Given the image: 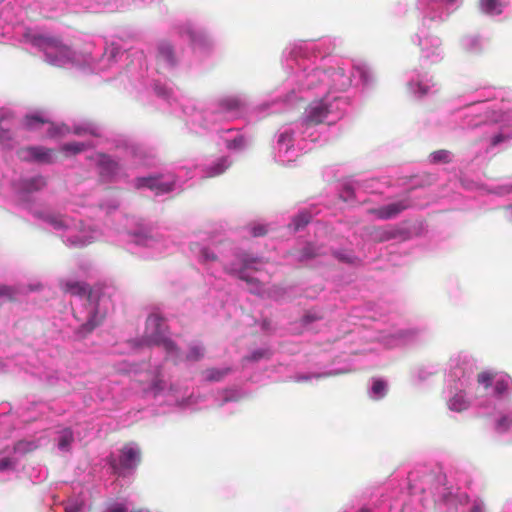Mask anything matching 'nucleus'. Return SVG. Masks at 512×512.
I'll return each mask as SVG.
<instances>
[{
  "label": "nucleus",
  "mask_w": 512,
  "mask_h": 512,
  "mask_svg": "<svg viewBox=\"0 0 512 512\" xmlns=\"http://www.w3.org/2000/svg\"><path fill=\"white\" fill-rule=\"evenodd\" d=\"M309 87L317 81L325 87V95L331 90L344 91L351 85V78L342 68H329L326 70H315L311 75Z\"/></svg>",
  "instance_id": "obj_1"
},
{
  "label": "nucleus",
  "mask_w": 512,
  "mask_h": 512,
  "mask_svg": "<svg viewBox=\"0 0 512 512\" xmlns=\"http://www.w3.org/2000/svg\"><path fill=\"white\" fill-rule=\"evenodd\" d=\"M341 111L337 106L334 107L333 103L327 101L323 97L319 101L312 102L306 109L305 123L307 125H318L323 123L329 115L340 116Z\"/></svg>",
  "instance_id": "obj_2"
},
{
  "label": "nucleus",
  "mask_w": 512,
  "mask_h": 512,
  "mask_svg": "<svg viewBox=\"0 0 512 512\" xmlns=\"http://www.w3.org/2000/svg\"><path fill=\"white\" fill-rule=\"evenodd\" d=\"M241 266L237 268L234 265L225 268V271L231 275L238 277L240 280L247 282L248 284L259 286V281L248 275L247 271H259V265L263 264L261 258L253 257L247 253L239 255Z\"/></svg>",
  "instance_id": "obj_3"
},
{
  "label": "nucleus",
  "mask_w": 512,
  "mask_h": 512,
  "mask_svg": "<svg viewBox=\"0 0 512 512\" xmlns=\"http://www.w3.org/2000/svg\"><path fill=\"white\" fill-rule=\"evenodd\" d=\"M165 319L158 313H152L146 320L145 339L148 344L160 345L167 334Z\"/></svg>",
  "instance_id": "obj_4"
},
{
  "label": "nucleus",
  "mask_w": 512,
  "mask_h": 512,
  "mask_svg": "<svg viewBox=\"0 0 512 512\" xmlns=\"http://www.w3.org/2000/svg\"><path fill=\"white\" fill-rule=\"evenodd\" d=\"M412 207V201L409 197H405L396 202L369 209V213L376 216L380 220H388L397 217L403 211Z\"/></svg>",
  "instance_id": "obj_5"
},
{
  "label": "nucleus",
  "mask_w": 512,
  "mask_h": 512,
  "mask_svg": "<svg viewBox=\"0 0 512 512\" xmlns=\"http://www.w3.org/2000/svg\"><path fill=\"white\" fill-rule=\"evenodd\" d=\"M141 461V451L133 443L125 444L119 455V465L122 469H135Z\"/></svg>",
  "instance_id": "obj_6"
},
{
  "label": "nucleus",
  "mask_w": 512,
  "mask_h": 512,
  "mask_svg": "<svg viewBox=\"0 0 512 512\" xmlns=\"http://www.w3.org/2000/svg\"><path fill=\"white\" fill-rule=\"evenodd\" d=\"M54 151L52 149L44 148L41 146H33L23 148L19 151L21 159L29 161L35 160L40 163H52Z\"/></svg>",
  "instance_id": "obj_7"
},
{
  "label": "nucleus",
  "mask_w": 512,
  "mask_h": 512,
  "mask_svg": "<svg viewBox=\"0 0 512 512\" xmlns=\"http://www.w3.org/2000/svg\"><path fill=\"white\" fill-rule=\"evenodd\" d=\"M136 188H148L157 194L168 193L172 190V184L161 182V176L139 177L135 180Z\"/></svg>",
  "instance_id": "obj_8"
},
{
  "label": "nucleus",
  "mask_w": 512,
  "mask_h": 512,
  "mask_svg": "<svg viewBox=\"0 0 512 512\" xmlns=\"http://www.w3.org/2000/svg\"><path fill=\"white\" fill-rule=\"evenodd\" d=\"M61 288L65 293H69L74 296L90 297L91 289L89 285L78 282V281H66L61 283Z\"/></svg>",
  "instance_id": "obj_9"
},
{
  "label": "nucleus",
  "mask_w": 512,
  "mask_h": 512,
  "mask_svg": "<svg viewBox=\"0 0 512 512\" xmlns=\"http://www.w3.org/2000/svg\"><path fill=\"white\" fill-rule=\"evenodd\" d=\"M158 62L166 66L175 64V55L172 45L168 42H161L158 46Z\"/></svg>",
  "instance_id": "obj_10"
},
{
  "label": "nucleus",
  "mask_w": 512,
  "mask_h": 512,
  "mask_svg": "<svg viewBox=\"0 0 512 512\" xmlns=\"http://www.w3.org/2000/svg\"><path fill=\"white\" fill-rule=\"evenodd\" d=\"M191 251L198 255L199 261L202 263L217 261V255L207 247H202L198 243H193L190 246Z\"/></svg>",
  "instance_id": "obj_11"
},
{
  "label": "nucleus",
  "mask_w": 512,
  "mask_h": 512,
  "mask_svg": "<svg viewBox=\"0 0 512 512\" xmlns=\"http://www.w3.org/2000/svg\"><path fill=\"white\" fill-rule=\"evenodd\" d=\"M511 378L509 375H501L497 377L494 384V395L498 398L507 395L511 387Z\"/></svg>",
  "instance_id": "obj_12"
},
{
  "label": "nucleus",
  "mask_w": 512,
  "mask_h": 512,
  "mask_svg": "<svg viewBox=\"0 0 512 512\" xmlns=\"http://www.w3.org/2000/svg\"><path fill=\"white\" fill-rule=\"evenodd\" d=\"M46 123H49L48 119L40 114H28L22 120V125L27 130H37Z\"/></svg>",
  "instance_id": "obj_13"
},
{
  "label": "nucleus",
  "mask_w": 512,
  "mask_h": 512,
  "mask_svg": "<svg viewBox=\"0 0 512 512\" xmlns=\"http://www.w3.org/2000/svg\"><path fill=\"white\" fill-rule=\"evenodd\" d=\"M448 407L452 411L461 412L469 407V401L467 400L466 395L460 391L449 399Z\"/></svg>",
  "instance_id": "obj_14"
},
{
  "label": "nucleus",
  "mask_w": 512,
  "mask_h": 512,
  "mask_svg": "<svg viewBox=\"0 0 512 512\" xmlns=\"http://www.w3.org/2000/svg\"><path fill=\"white\" fill-rule=\"evenodd\" d=\"M31 43L39 47L41 49H46L49 47H57L59 44V40L54 37L42 35V34H35L30 39Z\"/></svg>",
  "instance_id": "obj_15"
},
{
  "label": "nucleus",
  "mask_w": 512,
  "mask_h": 512,
  "mask_svg": "<svg viewBox=\"0 0 512 512\" xmlns=\"http://www.w3.org/2000/svg\"><path fill=\"white\" fill-rule=\"evenodd\" d=\"M398 231L393 228L387 227H376L372 231L373 239L378 242H385L396 238Z\"/></svg>",
  "instance_id": "obj_16"
},
{
  "label": "nucleus",
  "mask_w": 512,
  "mask_h": 512,
  "mask_svg": "<svg viewBox=\"0 0 512 512\" xmlns=\"http://www.w3.org/2000/svg\"><path fill=\"white\" fill-rule=\"evenodd\" d=\"M480 8L483 12L498 15L502 12L499 0H480Z\"/></svg>",
  "instance_id": "obj_17"
},
{
  "label": "nucleus",
  "mask_w": 512,
  "mask_h": 512,
  "mask_svg": "<svg viewBox=\"0 0 512 512\" xmlns=\"http://www.w3.org/2000/svg\"><path fill=\"white\" fill-rule=\"evenodd\" d=\"M311 219H312L311 214L307 211H303V212H300L299 214H297L292 219V222L290 225L293 227V229L295 231H299V230L303 229L304 227H306L310 223Z\"/></svg>",
  "instance_id": "obj_18"
},
{
  "label": "nucleus",
  "mask_w": 512,
  "mask_h": 512,
  "mask_svg": "<svg viewBox=\"0 0 512 512\" xmlns=\"http://www.w3.org/2000/svg\"><path fill=\"white\" fill-rule=\"evenodd\" d=\"M38 448L36 441L20 440L14 444L13 450L15 453L27 454Z\"/></svg>",
  "instance_id": "obj_19"
},
{
  "label": "nucleus",
  "mask_w": 512,
  "mask_h": 512,
  "mask_svg": "<svg viewBox=\"0 0 512 512\" xmlns=\"http://www.w3.org/2000/svg\"><path fill=\"white\" fill-rule=\"evenodd\" d=\"M101 168H102V173H105L107 175H115L116 173H118L120 171L121 166L117 161H115L109 157H105L101 161Z\"/></svg>",
  "instance_id": "obj_20"
},
{
  "label": "nucleus",
  "mask_w": 512,
  "mask_h": 512,
  "mask_svg": "<svg viewBox=\"0 0 512 512\" xmlns=\"http://www.w3.org/2000/svg\"><path fill=\"white\" fill-rule=\"evenodd\" d=\"M46 186V179L43 176H35L25 181L24 187L28 192L41 190Z\"/></svg>",
  "instance_id": "obj_21"
},
{
  "label": "nucleus",
  "mask_w": 512,
  "mask_h": 512,
  "mask_svg": "<svg viewBox=\"0 0 512 512\" xmlns=\"http://www.w3.org/2000/svg\"><path fill=\"white\" fill-rule=\"evenodd\" d=\"M429 161L433 164L449 163L451 162V153L445 149L434 151L430 154Z\"/></svg>",
  "instance_id": "obj_22"
},
{
  "label": "nucleus",
  "mask_w": 512,
  "mask_h": 512,
  "mask_svg": "<svg viewBox=\"0 0 512 512\" xmlns=\"http://www.w3.org/2000/svg\"><path fill=\"white\" fill-rule=\"evenodd\" d=\"M204 357V348L198 344L189 346V351L185 357L186 361H199Z\"/></svg>",
  "instance_id": "obj_23"
},
{
  "label": "nucleus",
  "mask_w": 512,
  "mask_h": 512,
  "mask_svg": "<svg viewBox=\"0 0 512 512\" xmlns=\"http://www.w3.org/2000/svg\"><path fill=\"white\" fill-rule=\"evenodd\" d=\"M73 440H74L73 432L68 428L64 429L60 434L59 441H58V447L61 450H68L71 443L73 442Z\"/></svg>",
  "instance_id": "obj_24"
},
{
  "label": "nucleus",
  "mask_w": 512,
  "mask_h": 512,
  "mask_svg": "<svg viewBox=\"0 0 512 512\" xmlns=\"http://www.w3.org/2000/svg\"><path fill=\"white\" fill-rule=\"evenodd\" d=\"M496 378V374L490 371H482L477 375V382L479 385H482L485 389H488L493 380Z\"/></svg>",
  "instance_id": "obj_25"
},
{
  "label": "nucleus",
  "mask_w": 512,
  "mask_h": 512,
  "mask_svg": "<svg viewBox=\"0 0 512 512\" xmlns=\"http://www.w3.org/2000/svg\"><path fill=\"white\" fill-rule=\"evenodd\" d=\"M99 323L100 322L96 321L95 317L92 316L79 328L78 332L82 336H86L87 334L91 333L99 325Z\"/></svg>",
  "instance_id": "obj_26"
},
{
  "label": "nucleus",
  "mask_w": 512,
  "mask_h": 512,
  "mask_svg": "<svg viewBox=\"0 0 512 512\" xmlns=\"http://www.w3.org/2000/svg\"><path fill=\"white\" fill-rule=\"evenodd\" d=\"M86 149V145L81 142H71L66 143L62 146V150L64 152H69L72 154H78Z\"/></svg>",
  "instance_id": "obj_27"
},
{
  "label": "nucleus",
  "mask_w": 512,
  "mask_h": 512,
  "mask_svg": "<svg viewBox=\"0 0 512 512\" xmlns=\"http://www.w3.org/2000/svg\"><path fill=\"white\" fill-rule=\"evenodd\" d=\"M318 255H319V252H318L317 248L311 244H308L301 250L300 259L308 260V259L315 258Z\"/></svg>",
  "instance_id": "obj_28"
},
{
  "label": "nucleus",
  "mask_w": 512,
  "mask_h": 512,
  "mask_svg": "<svg viewBox=\"0 0 512 512\" xmlns=\"http://www.w3.org/2000/svg\"><path fill=\"white\" fill-rule=\"evenodd\" d=\"M16 295V290L7 285L0 284V300L1 299H7L9 301L14 300Z\"/></svg>",
  "instance_id": "obj_29"
},
{
  "label": "nucleus",
  "mask_w": 512,
  "mask_h": 512,
  "mask_svg": "<svg viewBox=\"0 0 512 512\" xmlns=\"http://www.w3.org/2000/svg\"><path fill=\"white\" fill-rule=\"evenodd\" d=\"M386 383L383 380H375L372 385V392L378 398L383 397L385 395Z\"/></svg>",
  "instance_id": "obj_30"
},
{
  "label": "nucleus",
  "mask_w": 512,
  "mask_h": 512,
  "mask_svg": "<svg viewBox=\"0 0 512 512\" xmlns=\"http://www.w3.org/2000/svg\"><path fill=\"white\" fill-rule=\"evenodd\" d=\"M160 345H162L165 348V350L169 353L175 352L177 355L179 354V349L177 345L172 340L167 339L166 336L160 342Z\"/></svg>",
  "instance_id": "obj_31"
},
{
  "label": "nucleus",
  "mask_w": 512,
  "mask_h": 512,
  "mask_svg": "<svg viewBox=\"0 0 512 512\" xmlns=\"http://www.w3.org/2000/svg\"><path fill=\"white\" fill-rule=\"evenodd\" d=\"M511 424H512L511 419H509L508 417H502L501 419L498 420L496 429L499 432H505L506 430L509 429Z\"/></svg>",
  "instance_id": "obj_32"
},
{
  "label": "nucleus",
  "mask_w": 512,
  "mask_h": 512,
  "mask_svg": "<svg viewBox=\"0 0 512 512\" xmlns=\"http://www.w3.org/2000/svg\"><path fill=\"white\" fill-rule=\"evenodd\" d=\"M331 373H314V374H305V375H300L298 376V381H310L311 379L315 378V379H320V378H323V377H328L330 376Z\"/></svg>",
  "instance_id": "obj_33"
},
{
  "label": "nucleus",
  "mask_w": 512,
  "mask_h": 512,
  "mask_svg": "<svg viewBox=\"0 0 512 512\" xmlns=\"http://www.w3.org/2000/svg\"><path fill=\"white\" fill-rule=\"evenodd\" d=\"M15 468V462L11 458L0 459V471L12 470Z\"/></svg>",
  "instance_id": "obj_34"
},
{
  "label": "nucleus",
  "mask_w": 512,
  "mask_h": 512,
  "mask_svg": "<svg viewBox=\"0 0 512 512\" xmlns=\"http://www.w3.org/2000/svg\"><path fill=\"white\" fill-rule=\"evenodd\" d=\"M267 233V229L264 225H256L251 229V234L254 237L264 236Z\"/></svg>",
  "instance_id": "obj_35"
},
{
  "label": "nucleus",
  "mask_w": 512,
  "mask_h": 512,
  "mask_svg": "<svg viewBox=\"0 0 512 512\" xmlns=\"http://www.w3.org/2000/svg\"><path fill=\"white\" fill-rule=\"evenodd\" d=\"M48 221L55 227V228H61L65 225L64 220L61 217L58 216H49Z\"/></svg>",
  "instance_id": "obj_36"
},
{
  "label": "nucleus",
  "mask_w": 512,
  "mask_h": 512,
  "mask_svg": "<svg viewBox=\"0 0 512 512\" xmlns=\"http://www.w3.org/2000/svg\"><path fill=\"white\" fill-rule=\"evenodd\" d=\"M358 71H359V75H360V78L362 79L363 83L367 84L371 80L370 73L363 68L358 69Z\"/></svg>",
  "instance_id": "obj_37"
},
{
  "label": "nucleus",
  "mask_w": 512,
  "mask_h": 512,
  "mask_svg": "<svg viewBox=\"0 0 512 512\" xmlns=\"http://www.w3.org/2000/svg\"><path fill=\"white\" fill-rule=\"evenodd\" d=\"M228 371H224V372H220V371H212L209 378L211 380H215V381H219L220 379H222V377L224 375H226Z\"/></svg>",
  "instance_id": "obj_38"
},
{
  "label": "nucleus",
  "mask_w": 512,
  "mask_h": 512,
  "mask_svg": "<svg viewBox=\"0 0 512 512\" xmlns=\"http://www.w3.org/2000/svg\"><path fill=\"white\" fill-rule=\"evenodd\" d=\"M505 139L504 135L502 134H497L495 135L494 137H492L491 139V145L493 147L497 146L498 144H500L501 142H503Z\"/></svg>",
  "instance_id": "obj_39"
},
{
  "label": "nucleus",
  "mask_w": 512,
  "mask_h": 512,
  "mask_svg": "<svg viewBox=\"0 0 512 512\" xmlns=\"http://www.w3.org/2000/svg\"><path fill=\"white\" fill-rule=\"evenodd\" d=\"M81 511V505L78 503H73L65 508V512H80Z\"/></svg>",
  "instance_id": "obj_40"
},
{
  "label": "nucleus",
  "mask_w": 512,
  "mask_h": 512,
  "mask_svg": "<svg viewBox=\"0 0 512 512\" xmlns=\"http://www.w3.org/2000/svg\"><path fill=\"white\" fill-rule=\"evenodd\" d=\"M127 508L124 505L118 504L111 507L107 512H126Z\"/></svg>",
  "instance_id": "obj_41"
},
{
  "label": "nucleus",
  "mask_w": 512,
  "mask_h": 512,
  "mask_svg": "<svg viewBox=\"0 0 512 512\" xmlns=\"http://www.w3.org/2000/svg\"><path fill=\"white\" fill-rule=\"evenodd\" d=\"M213 169L215 171L210 174L211 176L219 175L224 171V169L222 168V166L220 164H217L215 167H213Z\"/></svg>",
  "instance_id": "obj_42"
},
{
  "label": "nucleus",
  "mask_w": 512,
  "mask_h": 512,
  "mask_svg": "<svg viewBox=\"0 0 512 512\" xmlns=\"http://www.w3.org/2000/svg\"><path fill=\"white\" fill-rule=\"evenodd\" d=\"M57 133H58V130L53 126V124H51L49 131H48L49 136L53 137Z\"/></svg>",
  "instance_id": "obj_43"
},
{
  "label": "nucleus",
  "mask_w": 512,
  "mask_h": 512,
  "mask_svg": "<svg viewBox=\"0 0 512 512\" xmlns=\"http://www.w3.org/2000/svg\"><path fill=\"white\" fill-rule=\"evenodd\" d=\"M470 512H482V507L479 504H474Z\"/></svg>",
  "instance_id": "obj_44"
},
{
  "label": "nucleus",
  "mask_w": 512,
  "mask_h": 512,
  "mask_svg": "<svg viewBox=\"0 0 512 512\" xmlns=\"http://www.w3.org/2000/svg\"><path fill=\"white\" fill-rule=\"evenodd\" d=\"M419 91H420L421 96H423V95L427 94L428 88L423 87L422 85H419Z\"/></svg>",
  "instance_id": "obj_45"
},
{
  "label": "nucleus",
  "mask_w": 512,
  "mask_h": 512,
  "mask_svg": "<svg viewBox=\"0 0 512 512\" xmlns=\"http://www.w3.org/2000/svg\"><path fill=\"white\" fill-rule=\"evenodd\" d=\"M84 132H85V130H83V129H81V128H76V129H75V133H76L77 135H81V134H83Z\"/></svg>",
  "instance_id": "obj_46"
},
{
  "label": "nucleus",
  "mask_w": 512,
  "mask_h": 512,
  "mask_svg": "<svg viewBox=\"0 0 512 512\" xmlns=\"http://www.w3.org/2000/svg\"><path fill=\"white\" fill-rule=\"evenodd\" d=\"M306 318L309 320V321H314V320H317L318 317H310L309 315H306Z\"/></svg>",
  "instance_id": "obj_47"
},
{
  "label": "nucleus",
  "mask_w": 512,
  "mask_h": 512,
  "mask_svg": "<svg viewBox=\"0 0 512 512\" xmlns=\"http://www.w3.org/2000/svg\"><path fill=\"white\" fill-rule=\"evenodd\" d=\"M358 512H370V510L367 508H361Z\"/></svg>",
  "instance_id": "obj_48"
},
{
  "label": "nucleus",
  "mask_w": 512,
  "mask_h": 512,
  "mask_svg": "<svg viewBox=\"0 0 512 512\" xmlns=\"http://www.w3.org/2000/svg\"><path fill=\"white\" fill-rule=\"evenodd\" d=\"M341 101H343L341 98H335V99H334V102H336V103H337V102H341Z\"/></svg>",
  "instance_id": "obj_49"
},
{
  "label": "nucleus",
  "mask_w": 512,
  "mask_h": 512,
  "mask_svg": "<svg viewBox=\"0 0 512 512\" xmlns=\"http://www.w3.org/2000/svg\"><path fill=\"white\" fill-rule=\"evenodd\" d=\"M111 465L113 466V468H116L115 461H113Z\"/></svg>",
  "instance_id": "obj_50"
}]
</instances>
